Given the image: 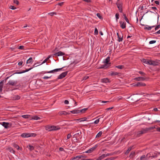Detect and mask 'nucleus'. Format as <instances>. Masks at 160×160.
<instances>
[{"label":"nucleus","instance_id":"338daca9","mask_svg":"<svg viewBox=\"0 0 160 160\" xmlns=\"http://www.w3.org/2000/svg\"><path fill=\"white\" fill-rule=\"evenodd\" d=\"M24 47L23 46H20L19 47L18 49H24Z\"/></svg>","mask_w":160,"mask_h":160},{"label":"nucleus","instance_id":"bb28decb","mask_svg":"<svg viewBox=\"0 0 160 160\" xmlns=\"http://www.w3.org/2000/svg\"><path fill=\"white\" fill-rule=\"evenodd\" d=\"M151 157L153 158H156L158 157V153L156 152H151Z\"/></svg>","mask_w":160,"mask_h":160},{"label":"nucleus","instance_id":"c756f323","mask_svg":"<svg viewBox=\"0 0 160 160\" xmlns=\"http://www.w3.org/2000/svg\"><path fill=\"white\" fill-rule=\"evenodd\" d=\"M148 27H146L144 28L145 30H151L152 28L155 27V26H147Z\"/></svg>","mask_w":160,"mask_h":160},{"label":"nucleus","instance_id":"ddd939ff","mask_svg":"<svg viewBox=\"0 0 160 160\" xmlns=\"http://www.w3.org/2000/svg\"><path fill=\"white\" fill-rule=\"evenodd\" d=\"M110 57H108L106 59L103 60V63H106L107 64L110 66L111 63L109 62L110 61Z\"/></svg>","mask_w":160,"mask_h":160},{"label":"nucleus","instance_id":"c9c22d12","mask_svg":"<svg viewBox=\"0 0 160 160\" xmlns=\"http://www.w3.org/2000/svg\"><path fill=\"white\" fill-rule=\"evenodd\" d=\"M118 41L119 42H121L122 41V39H123V36H122L121 37V36L120 35L119 36H118Z\"/></svg>","mask_w":160,"mask_h":160},{"label":"nucleus","instance_id":"dca6fc26","mask_svg":"<svg viewBox=\"0 0 160 160\" xmlns=\"http://www.w3.org/2000/svg\"><path fill=\"white\" fill-rule=\"evenodd\" d=\"M65 55V53L61 51H59L53 54L54 56H62Z\"/></svg>","mask_w":160,"mask_h":160},{"label":"nucleus","instance_id":"f03ea898","mask_svg":"<svg viewBox=\"0 0 160 160\" xmlns=\"http://www.w3.org/2000/svg\"><path fill=\"white\" fill-rule=\"evenodd\" d=\"M73 138H75L77 140L76 142H78V138L77 139V138L78 137L81 136V135L82 134L81 131L80 130H78L74 134V133H73Z\"/></svg>","mask_w":160,"mask_h":160},{"label":"nucleus","instance_id":"393cba45","mask_svg":"<svg viewBox=\"0 0 160 160\" xmlns=\"http://www.w3.org/2000/svg\"><path fill=\"white\" fill-rule=\"evenodd\" d=\"M29 133H24L21 135V136L24 138L29 137Z\"/></svg>","mask_w":160,"mask_h":160},{"label":"nucleus","instance_id":"5fc2aeb1","mask_svg":"<svg viewBox=\"0 0 160 160\" xmlns=\"http://www.w3.org/2000/svg\"><path fill=\"white\" fill-rule=\"evenodd\" d=\"M97 17L98 18H99L100 19H102V17L100 15V14H99V13H98L97 14Z\"/></svg>","mask_w":160,"mask_h":160},{"label":"nucleus","instance_id":"9d476101","mask_svg":"<svg viewBox=\"0 0 160 160\" xmlns=\"http://www.w3.org/2000/svg\"><path fill=\"white\" fill-rule=\"evenodd\" d=\"M86 156H84V155H79V156H77L75 157L72 158L71 159V160H74V159H77L79 160L81 158H87Z\"/></svg>","mask_w":160,"mask_h":160},{"label":"nucleus","instance_id":"864d4df0","mask_svg":"<svg viewBox=\"0 0 160 160\" xmlns=\"http://www.w3.org/2000/svg\"><path fill=\"white\" fill-rule=\"evenodd\" d=\"M101 118H98V119L96 120L94 122V123L95 124H98L99 121V119Z\"/></svg>","mask_w":160,"mask_h":160},{"label":"nucleus","instance_id":"b1692460","mask_svg":"<svg viewBox=\"0 0 160 160\" xmlns=\"http://www.w3.org/2000/svg\"><path fill=\"white\" fill-rule=\"evenodd\" d=\"M58 114H59V115H67V114L69 115V114H70V113H68L67 112H66V111H60L58 112Z\"/></svg>","mask_w":160,"mask_h":160},{"label":"nucleus","instance_id":"ea45409f","mask_svg":"<svg viewBox=\"0 0 160 160\" xmlns=\"http://www.w3.org/2000/svg\"><path fill=\"white\" fill-rule=\"evenodd\" d=\"M116 68L120 69H122L124 68V66L122 65H118L116 66Z\"/></svg>","mask_w":160,"mask_h":160},{"label":"nucleus","instance_id":"58836bf2","mask_svg":"<svg viewBox=\"0 0 160 160\" xmlns=\"http://www.w3.org/2000/svg\"><path fill=\"white\" fill-rule=\"evenodd\" d=\"M102 134V131L99 132L98 134L96 135V138H99L101 137Z\"/></svg>","mask_w":160,"mask_h":160},{"label":"nucleus","instance_id":"e2e57ef3","mask_svg":"<svg viewBox=\"0 0 160 160\" xmlns=\"http://www.w3.org/2000/svg\"><path fill=\"white\" fill-rule=\"evenodd\" d=\"M38 62H37V63H35L34 64V65H33V67H36L37 66H38L39 65H41V64H40V65H38Z\"/></svg>","mask_w":160,"mask_h":160},{"label":"nucleus","instance_id":"2f4dec72","mask_svg":"<svg viewBox=\"0 0 160 160\" xmlns=\"http://www.w3.org/2000/svg\"><path fill=\"white\" fill-rule=\"evenodd\" d=\"M135 152L132 151L131 152L130 155L129 156V157L130 158H133V157L135 156Z\"/></svg>","mask_w":160,"mask_h":160},{"label":"nucleus","instance_id":"7ed1b4c3","mask_svg":"<svg viewBox=\"0 0 160 160\" xmlns=\"http://www.w3.org/2000/svg\"><path fill=\"white\" fill-rule=\"evenodd\" d=\"M148 132V129L146 128L144 129L142 128L141 131L137 132V136L138 137H140L142 134L147 133Z\"/></svg>","mask_w":160,"mask_h":160},{"label":"nucleus","instance_id":"4468645a","mask_svg":"<svg viewBox=\"0 0 160 160\" xmlns=\"http://www.w3.org/2000/svg\"><path fill=\"white\" fill-rule=\"evenodd\" d=\"M158 61L157 60H156L155 61L151 60V62L150 64V65H152L154 66L158 65L159 63L158 62Z\"/></svg>","mask_w":160,"mask_h":160},{"label":"nucleus","instance_id":"774afa93","mask_svg":"<svg viewBox=\"0 0 160 160\" xmlns=\"http://www.w3.org/2000/svg\"><path fill=\"white\" fill-rule=\"evenodd\" d=\"M71 135L70 134H68L67 135V139H69L70 138V137H71Z\"/></svg>","mask_w":160,"mask_h":160},{"label":"nucleus","instance_id":"7c9ffc66","mask_svg":"<svg viewBox=\"0 0 160 160\" xmlns=\"http://www.w3.org/2000/svg\"><path fill=\"white\" fill-rule=\"evenodd\" d=\"M33 62V59L32 58H30L27 61V64Z\"/></svg>","mask_w":160,"mask_h":160},{"label":"nucleus","instance_id":"20e7f679","mask_svg":"<svg viewBox=\"0 0 160 160\" xmlns=\"http://www.w3.org/2000/svg\"><path fill=\"white\" fill-rule=\"evenodd\" d=\"M113 155L112 153H107V154H103L101 156H99L97 159V160H101L104 158L105 157L110 155Z\"/></svg>","mask_w":160,"mask_h":160},{"label":"nucleus","instance_id":"423d86ee","mask_svg":"<svg viewBox=\"0 0 160 160\" xmlns=\"http://www.w3.org/2000/svg\"><path fill=\"white\" fill-rule=\"evenodd\" d=\"M68 71H66L62 73L58 77L57 79H61L64 78L67 74Z\"/></svg>","mask_w":160,"mask_h":160},{"label":"nucleus","instance_id":"de8ad7c7","mask_svg":"<svg viewBox=\"0 0 160 160\" xmlns=\"http://www.w3.org/2000/svg\"><path fill=\"white\" fill-rule=\"evenodd\" d=\"M115 17L116 21L117 22L118 19L119 18V14L118 13H117L115 15Z\"/></svg>","mask_w":160,"mask_h":160},{"label":"nucleus","instance_id":"bf43d9fd","mask_svg":"<svg viewBox=\"0 0 160 160\" xmlns=\"http://www.w3.org/2000/svg\"><path fill=\"white\" fill-rule=\"evenodd\" d=\"M9 8L12 10H14L16 9V8H15L14 6L12 5H11L10 6Z\"/></svg>","mask_w":160,"mask_h":160},{"label":"nucleus","instance_id":"39448f33","mask_svg":"<svg viewBox=\"0 0 160 160\" xmlns=\"http://www.w3.org/2000/svg\"><path fill=\"white\" fill-rule=\"evenodd\" d=\"M149 78H145L144 77H139L137 78H134V80L136 81H147L148 79Z\"/></svg>","mask_w":160,"mask_h":160},{"label":"nucleus","instance_id":"8fccbe9b","mask_svg":"<svg viewBox=\"0 0 160 160\" xmlns=\"http://www.w3.org/2000/svg\"><path fill=\"white\" fill-rule=\"evenodd\" d=\"M3 86V84H2L0 83V92L2 91V88Z\"/></svg>","mask_w":160,"mask_h":160},{"label":"nucleus","instance_id":"a211bd4d","mask_svg":"<svg viewBox=\"0 0 160 160\" xmlns=\"http://www.w3.org/2000/svg\"><path fill=\"white\" fill-rule=\"evenodd\" d=\"M119 23L120 25V27L122 29H124L126 28V23L125 22H122V21H120Z\"/></svg>","mask_w":160,"mask_h":160},{"label":"nucleus","instance_id":"0eeeda50","mask_svg":"<svg viewBox=\"0 0 160 160\" xmlns=\"http://www.w3.org/2000/svg\"><path fill=\"white\" fill-rule=\"evenodd\" d=\"M98 146L97 145H95L94 147L89 149L88 150L85 152V153H91L95 150L97 147Z\"/></svg>","mask_w":160,"mask_h":160},{"label":"nucleus","instance_id":"f257e3e1","mask_svg":"<svg viewBox=\"0 0 160 160\" xmlns=\"http://www.w3.org/2000/svg\"><path fill=\"white\" fill-rule=\"evenodd\" d=\"M45 129L46 130L50 131L59 130L60 128H58L56 126H47L46 127Z\"/></svg>","mask_w":160,"mask_h":160},{"label":"nucleus","instance_id":"49530a36","mask_svg":"<svg viewBox=\"0 0 160 160\" xmlns=\"http://www.w3.org/2000/svg\"><path fill=\"white\" fill-rule=\"evenodd\" d=\"M94 34H95V35H97L98 34V29H97V28H95V30H94Z\"/></svg>","mask_w":160,"mask_h":160},{"label":"nucleus","instance_id":"c85d7f7f","mask_svg":"<svg viewBox=\"0 0 160 160\" xmlns=\"http://www.w3.org/2000/svg\"><path fill=\"white\" fill-rule=\"evenodd\" d=\"M119 73L116 72H111L109 74V75L111 76H116L118 75Z\"/></svg>","mask_w":160,"mask_h":160},{"label":"nucleus","instance_id":"6e6d98bb","mask_svg":"<svg viewBox=\"0 0 160 160\" xmlns=\"http://www.w3.org/2000/svg\"><path fill=\"white\" fill-rule=\"evenodd\" d=\"M13 3L16 4L17 5H18L19 4V2L17 0H13Z\"/></svg>","mask_w":160,"mask_h":160},{"label":"nucleus","instance_id":"09e8293b","mask_svg":"<svg viewBox=\"0 0 160 160\" xmlns=\"http://www.w3.org/2000/svg\"><path fill=\"white\" fill-rule=\"evenodd\" d=\"M28 146L29 147V149L30 150L32 151L34 149V147L32 146L31 145H29Z\"/></svg>","mask_w":160,"mask_h":160},{"label":"nucleus","instance_id":"3c124183","mask_svg":"<svg viewBox=\"0 0 160 160\" xmlns=\"http://www.w3.org/2000/svg\"><path fill=\"white\" fill-rule=\"evenodd\" d=\"M155 128V127H150L149 128H147V129H148V131H149L150 130H152V129H154Z\"/></svg>","mask_w":160,"mask_h":160},{"label":"nucleus","instance_id":"a19ab883","mask_svg":"<svg viewBox=\"0 0 160 160\" xmlns=\"http://www.w3.org/2000/svg\"><path fill=\"white\" fill-rule=\"evenodd\" d=\"M30 116L28 115H22V117L25 118H28Z\"/></svg>","mask_w":160,"mask_h":160},{"label":"nucleus","instance_id":"6e6552de","mask_svg":"<svg viewBox=\"0 0 160 160\" xmlns=\"http://www.w3.org/2000/svg\"><path fill=\"white\" fill-rule=\"evenodd\" d=\"M17 83V81H14L12 80H10L6 84V85H9L12 86L16 85Z\"/></svg>","mask_w":160,"mask_h":160},{"label":"nucleus","instance_id":"79ce46f5","mask_svg":"<svg viewBox=\"0 0 160 160\" xmlns=\"http://www.w3.org/2000/svg\"><path fill=\"white\" fill-rule=\"evenodd\" d=\"M138 73L144 77L146 75L145 73L141 71H139L138 72Z\"/></svg>","mask_w":160,"mask_h":160},{"label":"nucleus","instance_id":"e433bc0d","mask_svg":"<svg viewBox=\"0 0 160 160\" xmlns=\"http://www.w3.org/2000/svg\"><path fill=\"white\" fill-rule=\"evenodd\" d=\"M8 150H9V151L11 152H12L14 154L15 152V151L14 150L13 148L11 147L8 148Z\"/></svg>","mask_w":160,"mask_h":160},{"label":"nucleus","instance_id":"603ef678","mask_svg":"<svg viewBox=\"0 0 160 160\" xmlns=\"http://www.w3.org/2000/svg\"><path fill=\"white\" fill-rule=\"evenodd\" d=\"M151 157V152H150V153H148L146 156V157L147 158H148Z\"/></svg>","mask_w":160,"mask_h":160},{"label":"nucleus","instance_id":"2eb2a0df","mask_svg":"<svg viewBox=\"0 0 160 160\" xmlns=\"http://www.w3.org/2000/svg\"><path fill=\"white\" fill-rule=\"evenodd\" d=\"M146 86V84L142 82H138L136 84H135L133 86L137 87H141V86Z\"/></svg>","mask_w":160,"mask_h":160},{"label":"nucleus","instance_id":"1a4fd4ad","mask_svg":"<svg viewBox=\"0 0 160 160\" xmlns=\"http://www.w3.org/2000/svg\"><path fill=\"white\" fill-rule=\"evenodd\" d=\"M116 5L118 9V10L120 12H122V3H121L120 2H117L116 3Z\"/></svg>","mask_w":160,"mask_h":160},{"label":"nucleus","instance_id":"680f3d73","mask_svg":"<svg viewBox=\"0 0 160 160\" xmlns=\"http://www.w3.org/2000/svg\"><path fill=\"white\" fill-rule=\"evenodd\" d=\"M160 27V25H157L155 28V30H157Z\"/></svg>","mask_w":160,"mask_h":160},{"label":"nucleus","instance_id":"4d7b16f0","mask_svg":"<svg viewBox=\"0 0 160 160\" xmlns=\"http://www.w3.org/2000/svg\"><path fill=\"white\" fill-rule=\"evenodd\" d=\"M156 42L155 40H152L149 42V43L150 44H152L156 43Z\"/></svg>","mask_w":160,"mask_h":160},{"label":"nucleus","instance_id":"0e129e2a","mask_svg":"<svg viewBox=\"0 0 160 160\" xmlns=\"http://www.w3.org/2000/svg\"><path fill=\"white\" fill-rule=\"evenodd\" d=\"M56 13L55 12H50L48 13V14L52 16L54 14H56Z\"/></svg>","mask_w":160,"mask_h":160},{"label":"nucleus","instance_id":"412c9836","mask_svg":"<svg viewBox=\"0 0 160 160\" xmlns=\"http://www.w3.org/2000/svg\"><path fill=\"white\" fill-rule=\"evenodd\" d=\"M33 68V67H32V68H30L29 69H26V70H25L22 71H21V72H17L15 73L21 74V73H24V72H27L29 71V70H31Z\"/></svg>","mask_w":160,"mask_h":160},{"label":"nucleus","instance_id":"37998d69","mask_svg":"<svg viewBox=\"0 0 160 160\" xmlns=\"http://www.w3.org/2000/svg\"><path fill=\"white\" fill-rule=\"evenodd\" d=\"M29 137H35L36 136L37 134L36 133H29Z\"/></svg>","mask_w":160,"mask_h":160},{"label":"nucleus","instance_id":"13d9d810","mask_svg":"<svg viewBox=\"0 0 160 160\" xmlns=\"http://www.w3.org/2000/svg\"><path fill=\"white\" fill-rule=\"evenodd\" d=\"M145 158H146L145 156V155H143L140 158V160H142L143 159H144Z\"/></svg>","mask_w":160,"mask_h":160},{"label":"nucleus","instance_id":"f3484780","mask_svg":"<svg viewBox=\"0 0 160 160\" xmlns=\"http://www.w3.org/2000/svg\"><path fill=\"white\" fill-rule=\"evenodd\" d=\"M63 68V67H62L61 68L55 69L53 70H51L49 71H48L47 72V73H53L55 72H58V71L61 70Z\"/></svg>","mask_w":160,"mask_h":160},{"label":"nucleus","instance_id":"cd10ccee","mask_svg":"<svg viewBox=\"0 0 160 160\" xmlns=\"http://www.w3.org/2000/svg\"><path fill=\"white\" fill-rule=\"evenodd\" d=\"M70 112L73 114H78L79 113V110L76 109L71 111Z\"/></svg>","mask_w":160,"mask_h":160},{"label":"nucleus","instance_id":"a878e982","mask_svg":"<svg viewBox=\"0 0 160 160\" xmlns=\"http://www.w3.org/2000/svg\"><path fill=\"white\" fill-rule=\"evenodd\" d=\"M133 146H131L129 147L128 149L125 152V155H127L130 151L133 148Z\"/></svg>","mask_w":160,"mask_h":160},{"label":"nucleus","instance_id":"052dcab7","mask_svg":"<svg viewBox=\"0 0 160 160\" xmlns=\"http://www.w3.org/2000/svg\"><path fill=\"white\" fill-rule=\"evenodd\" d=\"M115 158H107L106 159V160H113L115 159Z\"/></svg>","mask_w":160,"mask_h":160},{"label":"nucleus","instance_id":"473e14b6","mask_svg":"<svg viewBox=\"0 0 160 160\" xmlns=\"http://www.w3.org/2000/svg\"><path fill=\"white\" fill-rule=\"evenodd\" d=\"M87 118L86 117H84L79 118L77 119V120L80 121V122L84 121H87Z\"/></svg>","mask_w":160,"mask_h":160},{"label":"nucleus","instance_id":"f8f14e48","mask_svg":"<svg viewBox=\"0 0 160 160\" xmlns=\"http://www.w3.org/2000/svg\"><path fill=\"white\" fill-rule=\"evenodd\" d=\"M12 125L11 123L10 124L8 122H2V126L6 128H8L9 127H11Z\"/></svg>","mask_w":160,"mask_h":160},{"label":"nucleus","instance_id":"f704fd0d","mask_svg":"<svg viewBox=\"0 0 160 160\" xmlns=\"http://www.w3.org/2000/svg\"><path fill=\"white\" fill-rule=\"evenodd\" d=\"M123 17H124V18L125 20V21H126V22H127V23H129V20H128V18H127V16H126V14H123Z\"/></svg>","mask_w":160,"mask_h":160},{"label":"nucleus","instance_id":"4be33fe9","mask_svg":"<svg viewBox=\"0 0 160 160\" xmlns=\"http://www.w3.org/2000/svg\"><path fill=\"white\" fill-rule=\"evenodd\" d=\"M12 145L13 147L17 149L18 150H22V148H20L18 145L15 143H13L12 144Z\"/></svg>","mask_w":160,"mask_h":160},{"label":"nucleus","instance_id":"72a5a7b5","mask_svg":"<svg viewBox=\"0 0 160 160\" xmlns=\"http://www.w3.org/2000/svg\"><path fill=\"white\" fill-rule=\"evenodd\" d=\"M88 109V108H85L84 109H82L81 110H79V113L80 112L84 113Z\"/></svg>","mask_w":160,"mask_h":160},{"label":"nucleus","instance_id":"a18cd8bd","mask_svg":"<svg viewBox=\"0 0 160 160\" xmlns=\"http://www.w3.org/2000/svg\"><path fill=\"white\" fill-rule=\"evenodd\" d=\"M15 100H18L20 99V97L18 95H15L13 98Z\"/></svg>","mask_w":160,"mask_h":160},{"label":"nucleus","instance_id":"5701e85b","mask_svg":"<svg viewBox=\"0 0 160 160\" xmlns=\"http://www.w3.org/2000/svg\"><path fill=\"white\" fill-rule=\"evenodd\" d=\"M142 62H144V63H146L150 65L151 62V60H149L148 59H142Z\"/></svg>","mask_w":160,"mask_h":160},{"label":"nucleus","instance_id":"9b49d317","mask_svg":"<svg viewBox=\"0 0 160 160\" xmlns=\"http://www.w3.org/2000/svg\"><path fill=\"white\" fill-rule=\"evenodd\" d=\"M129 98L131 99L134 102H136L139 100L138 98H137V97L135 94L130 96Z\"/></svg>","mask_w":160,"mask_h":160},{"label":"nucleus","instance_id":"69168bd1","mask_svg":"<svg viewBox=\"0 0 160 160\" xmlns=\"http://www.w3.org/2000/svg\"><path fill=\"white\" fill-rule=\"evenodd\" d=\"M64 3V2H61L60 3H58L57 4V5L60 6H62Z\"/></svg>","mask_w":160,"mask_h":160},{"label":"nucleus","instance_id":"6ab92c4d","mask_svg":"<svg viewBox=\"0 0 160 160\" xmlns=\"http://www.w3.org/2000/svg\"><path fill=\"white\" fill-rule=\"evenodd\" d=\"M104 64L102 65H101V67H99L98 68L99 69H101V68H104V69H106L109 66V65H108L106 63H104Z\"/></svg>","mask_w":160,"mask_h":160},{"label":"nucleus","instance_id":"4c0bfd02","mask_svg":"<svg viewBox=\"0 0 160 160\" xmlns=\"http://www.w3.org/2000/svg\"><path fill=\"white\" fill-rule=\"evenodd\" d=\"M51 57V56L50 55H49L47 58L43 61V62L41 64L46 62Z\"/></svg>","mask_w":160,"mask_h":160},{"label":"nucleus","instance_id":"c03bdc74","mask_svg":"<svg viewBox=\"0 0 160 160\" xmlns=\"http://www.w3.org/2000/svg\"><path fill=\"white\" fill-rule=\"evenodd\" d=\"M32 119L34 120H38L40 119V118L37 116H34L32 118Z\"/></svg>","mask_w":160,"mask_h":160},{"label":"nucleus","instance_id":"aec40b11","mask_svg":"<svg viewBox=\"0 0 160 160\" xmlns=\"http://www.w3.org/2000/svg\"><path fill=\"white\" fill-rule=\"evenodd\" d=\"M101 82L103 83H107V82H110L111 81L108 78H105L102 79H101Z\"/></svg>","mask_w":160,"mask_h":160}]
</instances>
